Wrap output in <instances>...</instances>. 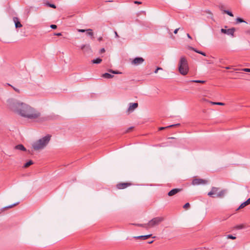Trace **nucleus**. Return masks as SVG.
I'll return each mask as SVG.
<instances>
[{
	"instance_id": "79ce46f5",
	"label": "nucleus",
	"mask_w": 250,
	"mask_h": 250,
	"mask_svg": "<svg viewBox=\"0 0 250 250\" xmlns=\"http://www.w3.org/2000/svg\"><path fill=\"white\" fill-rule=\"evenodd\" d=\"M246 202H247V203L248 204V205L250 204V198H249V199L246 201Z\"/></svg>"
},
{
	"instance_id": "2eb2a0df",
	"label": "nucleus",
	"mask_w": 250,
	"mask_h": 250,
	"mask_svg": "<svg viewBox=\"0 0 250 250\" xmlns=\"http://www.w3.org/2000/svg\"><path fill=\"white\" fill-rule=\"evenodd\" d=\"M81 49L84 52H88L91 51V48L89 45H83L81 46Z\"/></svg>"
},
{
	"instance_id": "1a4fd4ad",
	"label": "nucleus",
	"mask_w": 250,
	"mask_h": 250,
	"mask_svg": "<svg viewBox=\"0 0 250 250\" xmlns=\"http://www.w3.org/2000/svg\"><path fill=\"white\" fill-rule=\"evenodd\" d=\"M241 71H245L247 72H250V68H235V79L240 77Z\"/></svg>"
},
{
	"instance_id": "c03bdc74",
	"label": "nucleus",
	"mask_w": 250,
	"mask_h": 250,
	"mask_svg": "<svg viewBox=\"0 0 250 250\" xmlns=\"http://www.w3.org/2000/svg\"><path fill=\"white\" fill-rule=\"evenodd\" d=\"M187 37H188L189 39H192L191 37L190 36V35L188 33V34H187Z\"/></svg>"
},
{
	"instance_id": "603ef678",
	"label": "nucleus",
	"mask_w": 250,
	"mask_h": 250,
	"mask_svg": "<svg viewBox=\"0 0 250 250\" xmlns=\"http://www.w3.org/2000/svg\"><path fill=\"white\" fill-rule=\"evenodd\" d=\"M247 33H248V34H250V31H247Z\"/></svg>"
},
{
	"instance_id": "ddd939ff",
	"label": "nucleus",
	"mask_w": 250,
	"mask_h": 250,
	"mask_svg": "<svg viewBox=\"0 0 250 250\" xmlns=\"http://www.w3.org/2000/svg\"><path fill=\"white\" fill-rule=\"evenodd\" d=\"M181 190L180 188H173L169 191L167 194L169 196H172L180 191Z\"/></svg>"
},
{
	"instance_id": "3c124183",
	"label": "nucleus",
	"mask_w": 250,
	"mask_h": 250,
	"mask_svg": "<svg viewBox=\"0 0 250 250\" xmlns=\"http://www.w3.org/2000/svg\"><path fill=\"white\" fill-rule=\"evenodd\" d=\"M168 139H175L174 137H169L168 138Z\"/></svg>"
},
{
	"instance_id": "f3484780",
	"label": "nucleus",
	"mask_w": 250,
	"mask_h": 250,
	"mask_svg": "<svg viewBox=\"0 0 250 250\" xmlns=\"http://www.w3.org/2000/svg\"><path fill=\"white\" fill-rule=\"evenodd\" d=\"M15 149H18V150H20L21 151H25L26 150V149L25 148V147L23 146V145H22L21 144H20V145L16 146H15Z\"/></svg>"
},
{
	"instance_id": "39448f33",
	"label": "nucleus",
	"mask_w": 250,
	"mask_h": 250,
	"mask_svg": "<svg viewBox=\"0 0 250 250\" xmlns=\"http://www.w3.org/2000/svg\"><path fill=\"white\" fill-rule=\"evenodd\" d=\"M164 220V218L163 217H157L152 219L147 223L148 228H152L156 225H158L162 222Z\"/></svg>"
},
{
	"instance_id": "864d4df0",
	"label": "nucleus",
	"mask_w": 250,
	"mask_h": 250,
	"mask_svg": "<svg viewBox=\"0 0 250 250\" xmlns=\"http://www.w3.org/2000/svg\"><path fill=\"white\" fill-rule=\"evenodd\" d=\"M108 2H112V1L111 0H109V1H108Z\"/></svg>"
},
{
	"instance_id": "cd10ccee",
	"label": "nucleus",
	"mask_w": 250,
	"mask_h": 250,
	"mask_svg": "<svg viewBox=\"0 0 250 250\" xmlns=\"http://www.w3.org/2000/svg\"><path fill=\"white\" fill-rule=\"evenodd\" d=\"M18 204H19V202H17V203H15V204H13V205H10V206H9L5 207H4V209H8V208H13V207H14V206H16V205H18Z\"/></svg>"
},
{
	"instance_id": "de8ad7c7",
	"label": "nucleus",
	"mask_w": 250,
	"mask_h": 250,
	"mask_svg": "<svg viewBox=\"0 0 250 250\" xmlns=\"http://www.w3.org/2000/svg\"><path fill=\"white\" fill-rule=\"evenodd\" d=\"M55 35H56V36H61V35H62V33H56V34H55Z\"/></svg>"
},
{
	"instance_id": "a878e982",
	"label": "nucleus",
	"mask_w": 250,
	"mask_h": 250,
	"mask_svg": "<svg viewBox=\"0 0 250 250\" xmlns=\"http://www.w3.org/2000/svg\"><path fill=\"white\" fill-rule=\"evenodd\" d=\"M245 228V226L243 224L235 226V229H241Z\"/></svg>"
},
{
	"instance_id": "c756f323",
	"label": "nucleus",
	"mask_w": 250,
	"mask_h": 250,
	"mask_svg": "<svg viewBox=\"0 0 250 250\" xmlns=\"http://www.w3.org/2000/svg\"><path fill=\"white\" fill-rule=\"evenodd\" d=\"M190 82H193V83H205V81H201V80H193V81H191Z\"/></svg>"
},
{
	"instance_id": "c85d7f7f",
	"label": "nucleus",
	"mask_w": 250,
	"mask_h": 250,
	"mask_svg": "<svg viewBox=\"0 0 250 250\" xmlns=\"http://www.w3.org/2000/svg\"><path fill=\"white\" fill-rule=\"evenodd\" d=\"M138 226L142 227L144 228H146V229H149L148 225H147V224H137L136 225Z\"/></svg>"
},
{
	"instance_id": "0eeeda50",
	"label": "nucleus",
	"mask_w": 250,
	"mask_h": 250,
	"mask_svg": "<svg viewBox=\"0 0 250 250\" xmlns=\"http://www.w3.org/2000/svg\"><path fill=\"white\" fill-rule=\"evenodd\" d=\"M145 61V60L142 57H136L133 59L131 63L133 65H138L143 63Z\"/></svg>"
},
{
	"instance_id": "f704fd0d",
	"label": "nucleus",
	"mask_w": 250,
	"mask_h": 250,
	"mask_svg": "<svg viewBox=\"0 0 250 250\" xmlns=\"http://www.w3.org/2000/svg\"><path fill=\"white\" fill-rule=\"evenodd\" d=\"M50 27H51V28H52V29H56V28H57V25H55V24H52V25H51Z\"/></svg>"
},
{
	"instance_id": "a18cd8bd",
	"label": "nucleus",
	"mask_w": 250,
	"mask_h": 250,
	"mask_svg": "<svg viewBox=\"0 0 250 250\" xmlns=\"http://www.w3.org/2000/svg\"><path fill=\"white\" fill-rule=\"evenodd\" d=\"M132 128H133L132 127H130L128 128L126 132H127L129 131V130H131Z\"/></svg>"
},
{
	"instance_id": "4c0bfd02",
	"label": "nucleus",
	"mask_w": 250,
	"mask_h": 250,
	"mask_svg": "<svg viewBox=\"0 0 250 250\" xmlns=\"http://www.w3.org/2000/svg\"><path fill=\"white\" fill-rule=\"evenodd\" d=\"M50 7H51V8H56V6L55 4H50Z\"/></svg>"
},
{
	"instance_id": "a211bd4d",
	"label": "nucleus",
	"mask_w": 250,
	"mask_h": 250,
	"mask_svg": "<svg viewBox=\"0 0 250 250\" xmlns=\"http://www.w3.org/2000/svg\"><path fill=\"white\" fill-rule=\"evenodd\" d=\"M189 49L191 50H193L194 51V52L197 53H199V54H200L204 56H206V54L203 52H202L201 51H199V50H197L196 49L194 48V47H189Z\"/></svg>"
},
{
	"instance_id": "bb28decb",
	"label": "nucleus",
	"mask_w": 250,
	"mask_h": 250,
	"mask_svg": "<svg viewBox=\"0 0 250 250\" xmlns=\"http://www.w3.org/2000/svg\"><path fill=\"white\" fill-rule=\"evenodd\" d=\"M210 103L211 104H213V105H224L225 104L224 103H221V102H210Z\"/></svg>"
},
{
	"instance_id": "49530a36",
	"label": "nucleus",
	"mask_w": 250,
	"mask_h": 250,
	"mask_svg": "<svg viewBox=\"0 0 250 250\" xmlns=\"http://www.w3.org/2000/svg\"><path fill=\"white\" fill-rule=\"evenodd\" d=\"M98 40L99 42H100V41H102V40H103V38H102V37H99V38L98 39Z\"/></svg>"
},
{
	"instance_id": "f257e3e1",
	"label": "nucleus",
	"mask_w": 250,
	"mask_h": 250,
	"mask_svg": "<svg viewBox=\"0 0 250 250\" xmlns=\"http://www.w3.org/2000/svg\"><path fill=\"white\" fill-rule=\"evenodd\" d=\"M8 107L13 112L17 113L25 118L42 122L46 120L45 117H41V113L29 105L21 102L14 99L7 100Z\"/></svg>"
},
{
	"instance_id": "4468645a",
	"label": "nucleus",
	"mask_w": 250,
	"mask_h": 250,
	"mask_svg": "<svg viewBox=\"0 0 250 250\" xmlns=\"http://www.w3.org/2000/svg\"><path fill=\"white\" fill-rule=\"evenodd\" d=\"M13 21L15 22V27L16 28L21 27L22 26V24L19 21V19L17 17H14Z\"/></svg>"
},
{
	"instance_id": "8fccbe9b",
	"label": "nucleus",
	"mask_w": 250,
	"mask_h": 250,
	"mask_svg": "<svg viewBox=\"0 0 250 250\" xmlns=\"http://www.w3.org/2000/svg\"><path fill=\"white\" fill-rule=\"evenodd\" d=\"M153 242V241H149V242H148V243L149 244H151V243H152Z\"/></svg>"
},
{
	"instance_id": "423d86ee",
	"label": "nucleus",
	"mask_w": 250,
	"mask_h": 250,
	"mask_svg": "<svg viewBox=\"0 0 250 250\" xmlns=\"http://www.w3.org/2000/svg\"><path fill=\"white\" fill-rule=\"evenodd\" d=\"M208 183L207 180L200 178H194L192 181L193 185H206Z\"/></svg>"
},
{
	"instance_id": "c9c22d12",
	"label": "nucleus",
	"mask_w": 250,
	"mask_h": 250,
	"mask_svg": "<svg viewBox=\"0 0 250 250\" xmlns=\"http://www.w3.org/2000/svg\"><path fill=\"white\" fill-rule=\"evenodd\" d=\"M162 68L161 67H157V68L154 71L155 73H157L159 70H162Z\"/></svg>"
},
{
	"instance_id": "72a5a7b5",
	"label": "nucleus",
	"mask_w": 250,
	"mask_h": 250,
	"mask_svg": "<svg viewBox=\"0 0 250 250\" xmlns=\"http://www.w3.org/2000/svg\"><path fill=\"white\" fill-rule=\"evenodd\" d=\"M86 30H87V29H78V31L79 32H86Z\"/></svg>"
},
{
	"instance_id": "9d476101",
	"label": "nucleus",
	"mask_w": 250,
	"mask_h": 250,
	"mask_svg": "<svg viewBox=\"0 0 250 250\" xmlns=\"http://www.w3.org/2000/svg\"><path fill=\"white\" fill-rule=\"evenodd\" d=\"M219 8H220V10L222 12V14H227L230 17H233V14L232 13V12L230 11V10H229V9H226L224 6H223V5L220 6L219 7Z\"/></svg>"
},
{
	"instance_id": "b1692460",
	"label": "nucleus",
	"mask_w": 250,
	"mask_h": 250,
	"mask_svg": "<svg viewBox=\"0 0 250 250\" xmlns=\"http://www.w3.org/2000/svg\"><path fill=\"white\" fill-rule=\"evenodd\" d=\"M33 164V161L32 160H30L24 165L23 167H24V168L28 167L29 166L32 165Z\"/></svg>"
},
{
	"instance_id": "f03ea898",
	"label": "nucleus",
	"mask_w": 250,
	"mask_h": 250,
	"mask_svg": "<svg viewBox=\"0 0 250 250\" xmlns=\"http://www.w3.org/2000/svg\"><path fill=\"white\" fill-rule=\"evenodd\" d=\"M51 136L49 134L42 138L39 140L34 142L32 144V147L35 150H38L44 148L49 143Z\"/></svg>"
},
{
	"instance_id": "6e6552de",
	"label": "nucleus",
	"mask_w": 250,
	"mask_h": 250,
	"mask_svg": "<svg viewBox=\"0 0 250 250\" xmlns=\"http://www.w3.org/2000/svg\"><path fill=\"white\" fill-rule=\"evenodd\" d=\"M221 32L222 33L226 34L233 37L234 34V28H231L228 29L222 28L221 29Z\"/></svg>"
},
{
	"instance_id": "37998d69",
	"label": "nucleus",
	"mask_w": 250,
	"mask_h": 250,
	"mask_svg": "<svg viewBox=\"0 0 250 250\" xmlns=\"http://www.w3.org/2000/svg\"><path fill=\"white\" fill-rule=\"evenodd\" d=\"M13 89H14L16 91L18 92V93H20V90H19V89H17V88H15V87H13Z\"/></svg>"
},
{
	"instance_id": "dca6fc26",
	"label": "nucleus",
	"mask_w": 250,
	"mask_h": 250,
	"mask_svg": "<svg viewBox=\"0 0 250 250\" xmlns=\"http://www.w3.org/2000/svg\"><path fill=\"white\" fill-rule=\"evenodd\" d=\"M152 234L146 235H141L138 236H134V238L137 239H142V240H146L147 238H149Z\"/></svg>"
},
{
	"instance_id": "4be33fe9",
	"label": "nucleus",
	"mask_w": 250,
	"mask_h": 250,
	"mask_svg": "<svg viewBox=\"0 0 250 250\" xmlns=\"http://www.w3.org/2000/svg\"><path fill=\"white\" fill-rule=\"evenodd\" d=\"M86 33L87 35L90 36L93 38V32L91 29H87V30H86Z\"/></svg>"
},
{
	"instance_id": "393cba45",
	"label": "nucleus",
	"mask_w": 250,
	"mask_h": 250,
	"mask_svg": "<svg viewBox=\"0 0 250 250\" xmlns=\"http://www.w3.org/2000/svg\"><path fill=\"white\" fill-rule=\"evenodd\" d=\"M247 205H248L246 201H245L244 203H243L242 204H241V205L235 210H238L241 208H242Z\"/></svg>"
},
{
	"instance_id": "7c9ffc66",
	"label": "nucleus",
	"mask_w": 250,
	"mask_h": 250,
	"mask_svg": "<svg viewBox=\"0 0 250 250\" xmlns=\"http://www.w3.org/2000/svg\"><path fill=\"white\" fill-rule=\"evenodd\" d=\"M227 239H231L234 240V236L230 234L227 235H226Z\"/></svg>"
},
{
	"instance_id": "412c9836",
	"label": "nucleus",
	"mask_w": 250,
	"mask_h": 250,
	"mask_svg": "<svg viewBox=\"0 0 250 250\" xmlns=\"http://www.w3.org/2000/svg\"><path fill=\"white\" fill-rule=\"evenodd\" d=\"M241 22L247 23L246 21H245L243 19L241 18L237 17V18L235 19V24H238Z\"/></svg>"
},
{
	"instance_id": "a19ab883",
	"label": "nucleus",
	"mask_w": 250,
	"mask_h": 250,
	"mask_svg": "<svg viewBox=\"0 0 250 250\" xmlns=\"http://www.w3.org/2000/svg\"><path fill=\"white\" fill-rule=\"evenodd\" d=\"M179 29H180L179 28H177V29H176L174 31V34H177V32H178V31L179 30Z\"/></svg>"
},
{
	"instance_id": "f8f14e48",
	"label": "nucleus",
	"mask_w": 250,
	"mask_h": 250,
	"mask_svg": "<svg viewBox=\"0 0 250 250\" xmlns=\"http://www.w3.org/2000/svg\"><path fill=\"white\" fill-rule=\"evenodd\" d=\"M138 106V104L137 103H129V107L128 108L127 110H128V112H132Z\"/></svg>"
},
{
	"instance_id": "e433bc0d",
	"label": "nucleus",
	"mask_w": 250,
	"mask_h": 250,
	"mask_svg": "<svg viewBox=\"0 0 250 250\" xmlns=\"http://www.w3.org/2000/svg\"><path fill=\"white\" fill-rule=\"evenodd\" d=\"M134 3L135 4H142V2L139 1H136V0L134 1Z\"/></svg>"
},
{
	"instance_id": "9b49d317",
	"label": "nucleus",
	"mask_w": 250,
	"mask_h": 250,
	"mask_svg": "<svg viewBox=\"0 0 250 250\" xmlns=\"http://www.w3.org/2000/svg\"><path fill=\"white\" fill-rule=\"evenodd\" d=\"M131 185V184L130 183H120L116 185V187L118 189H122L125 188Z\"/></svg>"
},
{
	"instance_id": "6ab92c4d",
	"label": "nucleus",
	"mask_w": 250,
	"mask_h": 250,
	"mask_svg": "<svg viewBox=\"0 0 250 250\" xmlns=\"http://www.w3.org/2000/svg\"><path fill=\"white\" fill-rule=\"evenodd\" d=\"M179 125H180L179 124H177L170 125L167 126L166 127H160L159 128V130H164V129H165L166 128H170V127H173V126H179Z\"/></svg>"
},
{
	"instance_id": "58836bf2",
	"label": "nucleus",
	"mask_w": 250,
	"mask_h": 250,
	"mask_svg": "<svg viewBox=\"0 0 250 250\" xmlns=\"http://www.w3.org/2000/svg\"><path fill=\"white\" fill-rule=\"evenodd\" d=\"M105 52V49L104 48H102L101 50H100V53H103Z\"/></svg>"
},
{
	"instance_id": "20e7f679",
	"label": "nucleus",
	"mask_w": 250,
	"mask_h": 250,
	"mask_svg": "<svg viewBox=\"0 0 250 250\" xmlns=\"http://www.w3.org/2000/svg\"><path fill=\"white\" fill-rule=\"evenodd\" d=\"M226 194L225 190H219V188L216 187H212L208 195L212 198H223Z\"/></svg>"
},
{
	"instance_id": "7ed1b4c3",
	"label": "nucleus",
	"mask_w": 250,
	"mask_h": 250,
	"mask_svg": "<svg viewBox=\"0 0 250 250\" xmlns=\"http://www.w3.org/2000/svg\"><path fill=\"white\" fill-rule=\"evenodd\" d=\"M179 71L183 75L188 74L189 68L188 61L185 57H181L179 62Z\"/></svg>"
},
{
	"instance_id": "5fc2aeb1",
	"label": "nucleus",
	"mask_w": 250,
	"mask_h": 250,
	"mask_svg": "<svg viewBox=\"0 0 250 250\" xmlns=\"http://www.w3.org/2000/svg\"><path fill=\"white\" fill-rule=\"evenodd\" d=\"M250 76V75H249Z\"/></svg>"
},
{
	"instance_id": "473e14b6",
	"label": "nucleus",
	"mask_w": 250,
	"mask_h": 250,
	"mask_svg": "<svg viewBox=\"0 0 250 250\" xmlns=\"http://www.w3.org/2000/svg\"><path fill=\"white\" fill-rule=\"evenodd\" d=\"M190 206V205L188 203H186L183 207V208L185 209H188Z\"/></svg>"
},
{
	"instance_id": "2f4dec72",
	"label": "nucleus",
	"mask_w": 250,
	"mask_h": 250,
	"mask_svg": "<svg viewBox=\"0 0 250 250\" xmlns=\"http://www.w3.org/2000/svg\"><path fill=\"white\" fill-rule=\"evenodd\" d=\"M109 71L112 74H120L121 73L120 72H119L118 71H114L111 69H110Z\"/></svg>"
},
{
	"instance_id": "ea45409f",
	"label": "nucleus",
	"mask_w": 250,
	"mask_h": 250,
	"mask_svg": "<svg viewBox=\"0 0 250 250\" xmlns=\"http://www.w3.org/2000/svg\"><path fill=\"white\" fill-rule=\"evenodd\" d=\"M114 33H115V37L116 38H119V36L118 35L117 32L116 31H114Z\"/></svg>"
},
{
	"instance_id": "5701e85b",
	"label": "nucleus",
	"mask_w": 250,
	"mask_h": 250,
	"mask_svg": "<svg viewBox=\"0 0 250 250\" xmlns=\"http://www.w3.org/2000/svg\"><path fill=\"white\" fill-rule=\"evenodd\" d=\"M102 60L99 58L92 60V62L93 63L98 64L101 62Z\"/></svg>"
},
{
	"instance_id": "09e8293b",
	"label": "nucleus",
	"mask_w": 250,
	"mask_h": 250,
	"mask_svg": "<svg viewBox=\"0 0 250 250\" xmlns=\"http://www.w3.org/2000/svg\"><path fill=\"white\" fill-rule=\"evenodd\" d=\"M50 4H51V3H49V2H46V3H45V4H46L47 6H49V7H50Z\"/></svg>"
},
{
	"instance_id": "aec40b11",
	"label": "nucleus",
	"mask_w": 250,
	"mask_h": 250,
	"mask_svg": "<svg viewBox=\"0 0 250 250\" xmlns=\"http://www.w3.org/2000/svg\"><path fill=\"white\" fill-rule=\"evenodd\" d=\"M114 77L113 75L108 73H105L102 75V77L105 78V79H111Z\"/></svg>"
}]
</instances>
